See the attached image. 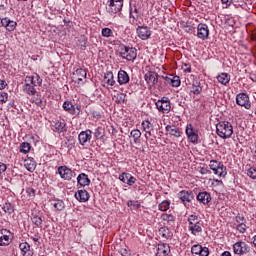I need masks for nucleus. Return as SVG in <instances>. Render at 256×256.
Returning a JSON list of instances; mask_svg holds the SVG:
<instances>
[{
	"instance_id": "6ab92c4d",
	"label": "nucleus",
	"mask_w": 256,
	"mask_h": 256,
	"mask_svg": "<svg viewBox=\"0 0 256 256\" xmlns=\"http://www.w3.org/2000/svg\"><path fill=\"white\" fill-rule=\"evenodd\" d=\"M196 199L202 203V205H209V203H211V194L207 191L199 192Z\"/></svg>"
},
{
	"instance_id": "ea45409f",
	"label": "nucleus",
	"mask_w": 256,
	"mask_h": 256,
	"mask_svg": "<svg viewBox=\"0 0 256 256\" xmlns=\"http://www.w3.org/2000/svg\"><path fill=\"white\" fill-rule=\"evenodd\" d=\"M52 205L56 211H63L65 209V202L63 200H55Z\"/></svg>"
},
{
	"instance_id": "8fccbe9b",
	"label": "nucleus",
	"mask_w": 256,
	"mask_h": 256,
	"mask_svg": "<svg viewBox=\"0 0 256 256\" xmlns=\"http://www.w3.org/2000/svg\"><path fill=\"white\" fill-rule=\"evenodd\" d=\"M7 99H9V95L5 92H0V105L7 103Z\"/></svg>"
},
{
	"instance_id": "4be33fe9",
	"label": "nucleus",
	"mask_w": 256,
	"mask_h": 256,
	"mask_svg": "<svg viewBox=\"0 0 256 256\" xmlns=\"http://www.w3.org/2000/svg\"><path fill=\"white\" fill-rule=\"evenodd\" d=\"M171 253V247L167 243L158 244L156 256H167Z\"/></svg>"
},
{
	"instance_id": "37998d69",
	"label": "nucleus",
	"mask_w": 256,
	"mask_h": 256,
	"mask_svg": "<svg viewBox=\"0 0 256 256\" xmlns=\"http://www.w3.org/2000/svg\"><path fill=\"white\" fill-rule=\"evenodd\" d=\"M130 135L133 137L134 143H137L141 139V131L139 129L132 130Z\"/></svg>"
},
{
	"instance_id": "c85d7f7f",
	"label": "nucleus",
	"mask_w": 256,
	"mask_h": 256,
	"mask_svg": "<svg viewBox=\"0 0 256 256\" xmlns=\"http://www.w3.org/2000/svg\"><path fill=\"white\" fill-rule=\"evenodd\" d=\"M217 81L221 85H229V81H231V75H229L225 72H222V73L218 74Z\"/></svg>"
},
{
	"instance_id": "dca6fc26",
	"label": "nucleus",
	"mask_w": 256,
	"mask_h": 256,
	"mask_svg": "<svg viewBox=\"0 0 256 256\" xmlns=\"http://www.w3.org/2000/svg\"><path fill=\"white\" fill-rule=\"evenodd\" d=\"M25 83H30L33 87H39L41 86V83H43V80L39 74L34 73L32 76H26Z\"/></svg>"
},
{
	"instance_id": "e2e57ef3",
	"label": "nucleus",
	"mask_w": 256,
	"mask_h": 256,
	"mask_svg": "<svg viewBox=\"0 0 256 256\" xmlns=\"http://www.w3.org/2000/svg\"><path fill=\"white\" fill-rule=\"evenodd\" d=\"M200 173H201V175H207L208 173H211V171H209V169L203 167L200 169Z\"/></svg>"
},
{
	"instance_id": "58836bf2",
	"label": "nucleus",
	"mask_w": 256,
	"mask_h": 256,
	"mask_svg": "<svg viewBox=\"0 0 256 256\" xmlns=\"http://www.w3.org/2000/svg\"><path fill=\"white\" fill-rule=\"evenodd\" d=\"M23 89L27 95H35V93H37V90H35V87L31 86V83L26 82Z\"/></svg>"
},
{
	"instance_id": "774afa93",
	"label": "nucleus",
	"mask_w": 256,
	"mask_h": 256,
	"mask_svg": "<svg viewBox=\"0 0 256 256\" xmlns=\"http://www.w3.org/2000/svg\"><path fill=\"white\" fill-rule=\"evenodd\" d=\"M36 105H40L42 103L41 98L35 100Z\"/></svg>"
},
{
	"instance_id": "473e14b6",
	"label": "nucleus",
	"mask_w": 256,
	"mask_h": 256,
	"mask_svg": "<svg viewBox=\"0 0 256 256\" xmlns=\"http://www.w3.org/2000/svg\"><path fill=\"white\" fill-rule=\"evenodd\" d=\"M158 233L162 239H171V237H173V233H171V230L167 227H161Z\"/></svg>"
},
{
	"instance_id": "09e8293b",
	"label": "nucleus",
	"mask_w": 256,
	"mask_h": 256,
	"mask_svg": "<svg viewBox=\"0 0 256 256\" xmlns=\"http://www.w3.org/2000/svg\"><path fill=\"white\" fill-rule=\"evenodd\" d=\"M201 248H202L201 245L195 244V245H193L192 248H191V253H192L193 255H199V254L201 253Z\"/></svg>"
},
{
	"instance_id": "f704fd0d",
	"label": "nucleus",
	"mask_w": 256,
	"mask_h": 256,
	"mask_svg": "<svg viewBox=\"0 0 256 256\" xmlns=\"http://www.w3.org/2000/svg\"><path fill=\"white\" fill-rule=\"evenodd\" d=\"M63 109L70 113V115H75V106H73L71 102L65 101L63 103Z\"/></svg>"
},
{
	"instance_id": "393cba45",
	"label": "nucleus",
	"mask_w": 256,
	"mask_h": 256,
	"mask_svg": "<svg viewBox=\"0 0 256 256\" xmlns=\"http://www.w3.org/2000/svg\"><path fill=\"white\" fill-rule=\"evenodd\" d=\"M75 197L80 203H87L89 201V192L87 190H78L75 193Z\"/></svg>"
},
{
	"instance_id": "79ce46f5",
	"label": "nucleus",
	"mask_w": 256,
	"mask_h": 256,
	"mask_svg": "<svg viewBox=\"0 0 256 256\" xmlns=\"http://www.w3.org/2000/svg\"><path fill=\"white\" fill-rule=\"evenodd\" d=\"M141 126H142L143 131H153L154 130V126L149 120L142 121Z\"/></svg>"
},
{
	"instance_id": "c9c22d12",
	"label": "nucleus",
	"mask_w": 256,
	"mask_h": 256,
	"mask_svg": "<svg viewBox=\"0 0 256 256\" xmlns=\"http://www.w3.org/2000/svg\"><path fill=\"white\" fill-rule=\"evenodd\" d=\"M2 210L4 211V213H6V215H11V213L15 211V207L10 202H6L2 206Z\"/></svg>"
},
{
	"instance_id": "bf43d9fd",
	"label": "nucleus",
	"mask_w": 256,
	"mask_h": 256,
	"mask_svg": "<svg viewBox=\"0 0 256 256\" xmlns=\"http://www.w3.org/2000/svg\"><path fill=\"white\" fill-rule=\"evenodd\" d=\"M184 73H191V65L189 64H184L182 67Z\"/></svg>"
},
{
	"instance_id": "6e6552de",
	"label": "nucleus",
	"mask_w": 256,
	"mask_h": 256,
	"mask_svg": "<svg viewBox=\"0 0 256 256\" xmlns=\"http://www.w3.org/2000/svg\"><path fill=\"white\" fill-rule=\"evenodd\" d=\"M233 251L235 255H247L251 251V247L244 241H238L233 245Z\"/></svg>"
},
{
	"instance_id": "680f3d73",
	"label": "nucleus",
	"mask_w": 256,
	"mask_h": 256,
	"mask_svg": "<svg viewBox=\"0 0 256 256\" xmlns=\"http://www.w3.org/2000/svg\"><path fill=\"white\" fill-rule=\"evenodd\" d=\"M145 132V138L149 139V137L153 136V130H146Z\"/></svg>"
},
{
	"instance_id": "a18cd8bd",
	"label": "nucleus",
	"mask_w": 256,
	"mask_h": 256,
	"mask_svg": "<svg viewBox=\"0 0 256 256\" xmlns=\"http://www.w3.org/2000/svg\"><path fill=\"white\" fill-rule=\"evenodd\" d=\"M246 175L250 177V179H256V168L249 167L248 169H246Z\"/></svg>"
},
{
	"instance_id": "e433bc0d",
	"label": "nucleus",
	"mask_w": 256,
	"mask_h": 256,
	"mask_svg": "<svg viewBox=\"0 0 256 256\" xmlns=\"http://www.w3.org/2000/svg\"><path fill=\"white\" fill-rule=\"evenodd\" d=\"M162 221H165L167 225H175V216L172 214H162Z\"/></svg>"
},
{
	"instance_id": "7c9ffc66",
	"label": "nucleus",
	"mask_w": 256,
	"mask_h": 256,
	"mask_svg": "<svg viewBox=\"0 0 256 256\" xmlns=\"http://www.w3.org/2000/svg\"><path fill=\"white\" fill-rule=\"evenodd\" d=\"M166 131L169 133V135H172V137H181L182 135L181 130L175 126H166Z\"/></svg>"
},
{
	"instance_id": "412c9836",
	"label": "nucleus",
	"mask_w": 256,
	"mask_h": 256,
	"mask_svg": "<svg viewBox=\"0 0 256 256\" xmlns=\"http://www.w3.org/2000/svg\"><path fill=\"white\" fill-rule=\"evenodd\" d=\"M7 230H0V247H7L11 243V235Z\"/></svg>"
},
{
	"instance_id": "4d7b16f0",
	"label": "nucleus",
	"mask_w": 256,
	"mask_h": 256,
	"mask_svg": "<svg viewBox=\"0 0 256 256\" xmlns=\"http://www.w3.org/2000/svg\"><path fill=\"white\" fill-rule=\"evenodd\" d=\"M120 254L122 256H131V252L129 250H127L126 248L120 249Z\"/></svg>"
},
{
	"instance_id": "f03ea898",
	"label": "nucleus",
	"mask_w": 256,
	"mask_h": 256,
	"mask_svg": "<svg viewBox=\"0 0 256 256\" xmlns=\"http://www.w3.org/2000/svg\"><path fill=\"white\" fill-rule=\"evenodd\" d=\"M216 133L221 139H229L233 135V125L228 121H221L216 125Z\"/></svg>"
},
{
	"instance_id": "052dcab7",
	"label": "nucleus",
	"mask_w": 256,
	"mask_h": 256,
	"mask_svg": "<svg viewBox=\"0 0 256 256\" xmlns=\"http://www.w3.org/2000/svg\"><path fill=\"white\" fill-rule=\"evenodd\" d=\"M30 239H32V241H34V243H39V240L41 239V236L36 234L34 236H31Z\"/></svg>"
},
{
	"instance_id": "4c0bfd02",
	"label": "nucleus",
	"mask_w": 256,
	"mask_h": 256,
	"mask_svg": "<svg viewBox=\"0 0 256 256\" xmlns=\"http://www.w3.org/2000/svg\"><path fill=\"white\" fill-rule=\"evenodd\" d=\"M31 151V144L29 142H23L20 144V153L27 155Z\"/></svg>"
},
{
	"instance_id": "1a4fd4ad",
	"label": "nucleus",
	"mask_w": 256,
	"mask_h": 256,
	"mask_svg": "<svg viewBox=\"0 0 256 256\" xmlns=\"http://www.w3.org/2000/svg\"><path fill=\"white\" fill-rule=\"evenodd\" d=\"M156 108L160 113H169L171 111V100L168 97H163L156 102Z\"/></svg>"
},
{
	"instance_id": "c03bdc74",
	"label": "nucleus",
	"mask_w": 256,
	"mask_h": 256,
	"mask_svg": "<svg viewBox=\"0 0 256 256\" xmlns=\"http://www.w3.org/2000/svg\"><path fill=\"white\" fill-rule=\"evenodd\" d=\"M101 35L102 37L106 38L114 37L113 30H111V28H103L101 31Z\"/></svg>"
},
{
	"instance_id": "603ef678",
	"label": "nucleus",
	"mask_w": 256,
	"mask_h": 256,
	"mask_svg": "<svg viewBox=\"0 0 256 256\" xmlns=\"http://www.w3.org/2000/svg\"><path fill=\"white\" fill-rule=\"evenodd\" d=\"M94 137H95V139H103V133L101 132V130L99 128H96L94 130Z\"/></svg>"
},
{
	"instance_id": "20e7f679",
	"label": "nucleus",
	"mask_w": 256,
	"mask_h": 256,
	"mask_svg": "<svg viewBox=\"0 0 256 256\" xmlns=\"http://www.w3.org/2000/svg\"><path fill=\"white\" fill-rule=\"evenodd\" d=\"M120 57L126 61H135L137 59V49L127 46L120 47Z\"/></svg>"
},
{
	"instance_id": "9b49d317",
	"label": "nucleus",
	"mask_w": 256,
	"mask_h": 256,
	"mask_svg": "<svg viewBox=\"0 0 256 256\" xmlns=\"http://www.w3.org/2000/svg\"><path fill=\"white\" fill-rule=\"evenodd\" d=\"M91 139H93V131L89 129L81 131L78 135V141L82 146H85L87 145V143H90Z\"/></svg>"
},
{
	"instance_id": "cd10ccee",
	"label": "nucleus",
	"mask_w": 256,
	"mask_h": 256,
	"mask_svg": "<svg viewBox=\"0 0 256 256\" xmlns=\"http://www.w3.org/2000/svg\"><path fill=\"white\" fill-rule=\"evenodd\" d=\"M24 167L29 171L30 173H33L35 169H37V162H35V159L28 158L24 160Z\"/></svg>"
},
{
	"instance_id": "338daca9",
	"label": "nucleus",
	"mask_w": 256,
	"mask_h": 256,
	"mask_svg": "<svg viewBox=\"0 0 256 256\" xmlns=\"http://www.w3.org/2000/svg\"><path fill=\"white\" fill-rule=\"evenodd\" d=\"M221 256H231V252L229 251H224Z\"/></svg>"
},
{
	"instance_id": "f8f14e48",
	"label": "nucleus",
	"mask_w": 256,
	"mask_h": 256,
	"mask_svg": "<svg viewBox=\"0 0 256 256\" xmlns=\"http://www.w3.org/2000/svg\"><path fill=\"white\" fill-rule=\"evenodd\" d=\"M121 9H123V0H110V3L107 7L108 13L115 15L116 13H119Z\"/></svg>"
},
{
	"instance_id": "7ed1b4c3",
	"label": "nucleus",
	"mask_w": 256,
	"mask_h": 256,
	"mask_svg": "<svg viewBox=\"0 0 256 256\" xmlns=\"http://www.w3.org/2000/svg\"><path fill=\"white\" fill-rule=\"evenodd\" d=\"M209 168L217 177L227 176V167H225V165H223V162L221 161L211 160L209 163Z\"/></svg>"
},
{
	"instance_id": "3c124183",
	"label": "nucleus",
	"mask_w": 256,
	"mask_h": 256,
	"mask_svg": "<svg viewBox=\"0 0 256 256\" xmlns=\"http://www.w3.org/2000/svg\"><path fill=\"white\" fill-rule=\"evenodd\" d=\"M237 231H239V233H245V231H247V225H245L243 222L238 224Z\"/></svg>"
},
{
	"instance_id": "6e6d98bb",
	"label": "nucleus",
	"mask_w": 256,
	"mask_h": 256,
	"mask_svg": "<svg viewBox=\"0 0 256 256\" xmlns=\"http://www.w3.org/2000/svg\"><path fill=\"white\" fill-rule=\"evenodd\" d=\"M7 171V165L3 162H0V175H3Z\"/></svg>"
},
{
	"instance_id": "72a5a7b5",
	"label": "nucleus",
	"mask_w": 256,
	"mask_h": 256,
	"mask_svg": "<svg viewBox=\"0 0 256 256\" xmlns=\"http://www.w3.org/2000/svg\"><path fill=\"white\" fill-rule=\"evenodd\" d=\"M201 91H203V88L201 87V82L194 80L192 83L191 93H193L194 95H200Z\"/></svg>"
},
{
	"instance_id": "5fc2aeb1",
	"label": "nucleus",
	"mask_w": 256,
	"mask_h": 256,
	"mask_svg": "<svg viewBox=\"0 0 256 256\" xmlns=\"http://www.w3.org/2000/svg\"><path fill=\"white\" fill-rule=\"evenodd\" d=\"M116 97V103H124L125 102V96L123 94L117 95Z\"/></svg>"
},
{
	"instance_id": "2f4dec72",
	"label": "nucleus",
	"mask_w": 256,
	"mask_h": 256,
	"mask_svg": "<svg viewBox=\"0 0 256 256\" xmlns=\"http://www.w3.org/2000/svg\"><path fill=\"white\" fill-rule=\"evenodd\" d=\"M167 83H170L172 87H179L181 85V78L179 76L170 75L166 77Z\"/></svg>"
},
{
	"instance_id": "c756f323",
	"label": "nucleus",
	"mask_w": 256,
	"mask_h": 256,
	"mask_svg": "<svg viewBox=\"0 0 256 256\" xmlns=\"http://www.w3.org/2000/svg\"><path fill=\"white\" fill-rule=\"evenodd\" d=\"M104 83H106L109 87H113L115 85V76H113V72L108 71L104 75Z\"/></svg>"
},
{
	"instance_id": "aec40b11",
	"label": "nucleus",
	"mask_w": 256,
	"mask_h": 256,
	"mask_svg": "<svg viewBox=\"0 0 256 256\" xmlns=\"http://www.w3.org/2000/svg\"><path fill=\"white\" fill-rule=\"evenodd\" d=\"M178 195L182 203H191L195 197L193 192L185 190L180 191Z\"/></svg>"
},
{
	"instance_id": "49530a36",
	"label": "nucleus",
	"mask_w": 256,
	"mask_h": 256,
	"mask_svg": "<svg viewBox=\"0 0 256 256\" xmlns=\"http://www.w3.org/2000/svg\"><path fill=\"white\" fill-rule=\"evenodd\" d=\"M127 206L130 207L131 209H140L141 208V204L139 203V201H133V200H129L127 202Z\"/></svg>"
},
{
	"instance_id": "0eeeda50",
	"label": "nucleus",
	"mask_w": 256,
	"mask_h": 256,
	"mask_svg": "<svg viewBox=\"0 0 256 256\" xmlns=\"http://www.w3.org/2000/svg\"><path fill=\"white\" fill-rule=\"evenodd\" d=\"M87 79V71L83 68L77 69L72 74V80L74 83H77L78 85H85V80Z\"/></svg>"
},
{
	"instance_id": "a878e982",
	"label": "nucleus",
	"mask_w": 256,
	"mask_h": 256,
	"mask_svg": "<svg viewBox=\"0 0 256 256\" xmlns=\"http://www.w3.org/2000/svg\"><path fill=\"white\" fill-rule=\"evenodd\" d=\"M130 78L129 74L125 70L118 71V83L119 85H127L129 83Z\"/></svg>"
},
{
	"instance_id": "de8ad7c7",
	"label": "nucleus",
	"mask_w": 256,
	"mask_h": 256,
	"mask_svg": "<svg viewBox=\"0 0 256 256\" xmlns=\"http://www.w3.org/2000/svg\"><path fill=\"white\" fill-rule=\"evenodd\" d=\"M32 223L36 225V227H41V225H43V219L39 216H33Z\"/></svg>"
},
{
	"instance_id": "5701e85b",
	"label": "nucleus",
	"mask_w": 256,
	"mask_h": 256,
	"mask_svg": "<svg viewBox=\"0 0 256 256\" xmlns=\"http://www.w3.org/2000/svg\"><path fill=\"white\" fill-rule=\"evenodd\" d=\"M66 125L67 124L65 123V120H55L52 123V131L55 133H63V131H65Z\"/></svg>"
},
{
	"instance_id": "864d4df0",
	"label": "nucleus",
	"mask_w": 256,
	"mask_h": 256,
	"mask_svg": "<svg viewBox=\"0 0 256 256\" xmlns=\"http://www.w3.org/2000/svg\"><path fill=\"white\" fill-rule=\"evenodd\" d=\"M198 255L209 256V248L202 246V248H200V254H198Z\"/></svg>"
},
{
	"instance_id": "bb28decb",
	"label": "nucleus",
	"mask_w": 256,
	"mask_h": 256,
	"mask_svg": "<svg viewBox=\"0 0 256 256\" xmlns=\"http://www.w3.org/2000/svg\"><path fill=\"white\" fill-rule=\"evenodd\" d=\"M77 182H78V185H80L81 187H87L91 184V180L89 179V176H87V174L85 173H81L78 175Z\"/></svg>"
},
{
	"instance_id": "b1692460",
	"label": "nucleus",
	"mask_w": 256,
	"mask_h": 256,
	"mask_svg": "<svg viewBox=\"0 0 256 256\" xmlns=\"http://www.w3.org/2000/svg\"><path fill=\"white\" fill-rule=\"evenodd\" d=\"M19 249L22 256H33V251H31V245L27 242H22L19 244Z\"/></svg>"
},
{
	"instance_id": "ddd939ff",
	"label": "nucleus",
	"mask_w": 256,
	"mask_h": 256,
	"mask_svg": "<svg viewBox=\"0 0 256 256\" xmlns=\"http://www.w3.org/2000/svg\"><path fill=\"white\" fill-rule=\"evenodd\" d=\"M144 79L149 87H155V85H157V83L159 82V74L154 71H148L145 74Z\"/></svg>"
},
{
	"instance_id": "13d9d810",
	"label": "nucleus",
	"mask_w": 256,
	"mask_h": 256,
	"mask_svg": "<svg viewBox=\"0 0 256 256\" xmlns=\"http://www.w3.org/2000/svg\"><path fill=\"white\" fill-rule=\"evenodd\" d=\"M26 193L29 197H35V189L27 188Z\"/></svg>"
},
{
	"instance_id": "f257e3e1",
	"label": "nucleus",
	"mask_w": 256,
	"mask_h": 256,
	"mask_svg": "<svg viewBox=\"0 0 256 256\" xmlns=\"http://www.w3.org/2000/svg\"><path fill=\"white\" fill-rule=\"evenodd\" d=\"M188 230L192 233V235L197 236L199 233L203 232V221L201 217L196 214H192L188 216Z\"/></svg>"
},
{
	"instance_id": "2eb2a0df",
	"label": "nucleus",
	"mask_w": 256,
	"mask_h": 256,
	"mask_svg": "<svg viewBox=\"0 0 256 256\" xmlns=\"http://www.w3.org/2000/svg\"><path fill=\"white\" fill-rule=\"evenodd\" d=\"M136 33L139 39H142V41H147V39L151 37V30L147 26H138Z\"/></svg>"
},
{
	"instance_id": "9d476101",
	"label": "nucleus",
	"mask_w": 256,
	"mask_h": 256,
	"mask_svg": "<svg viewBox=\"0 0 256 256\" xmlns=\"http://www.w3.org/2000/svg\"><path fill=\"white\" fill-rule=\"evenodd\" d=\"M236 103L240 107H244L245 109H251V101L249 100V95H247L246 93L237 94Z\"/></svg>"
},
{
	"instance_id": "f3484780",
	"label": "nucleus",
	"mask_w": 256,
	"mask_h": 256,
	"mask_svg": "<svg viewBox=\"0 0 256 256\" xmlns=\"http://www.w3.org/2000/svg\"><path fill=\"white\" fill-rule=\"evenodd\" d=\"M119 179L122 181V183H125L126 185H129L130 187L132 185H135V182L137 179L131 175L130 173L123 172L122 174L119 175Z\"/></svg>"
},
{
	"instance_id": "a19ab883",
	"label": "nucleus",
	"mask_w": 256,
	"mask_h": 256,
	"mask_svg": "<svg viewBox=\"0 0 256 256\" xmlns=\"http://www.w3.org/2000/svg\"><path fill=\"white\" fill-rule=\"evenodd\" d=\"M171 207V202L169 200H164L158 205L159 211H169Z\"/></svg>"
},
{
	"instance_id": "69168bd1",
	"label": "nucleus",
	"mask_w": 256,
	"mask_h": 256,
	"mask_svg": "<svg viewBox=\"0 0 256 256\" xmlns=\"http://www.w3.org/2000/svg\"><path fill=\"white\" fill-rule=\"evenodd\" d=\"M221 3L223 5H226V8L229 7V5H231V3H229V0H221Z\"/></svg>"
},
{
	"instance_id": "4468645a",
	"label": "nucleus",
	"mask_w": 256,
	"mask_h": 256,
	"mask_svg": "<svg viewBox=\"0 0 256 256\" xmlns=\"http://www.w3.org/2000/svg\"><path fill=\"white\" fill-rule=\"evenodd\" d=\"M197 37L205 41L209 39V26L207 24L200 23L197 26Z\"/></svg>"
},
{
	"instance_id": "a211bd4d",
	"label": "nucleus",
	"mask_w": 256,
	"mask_h": 256,
	"mask_svg": "<svg viewBox=\"0 0 256 256\" xmlns=\"http://www.w3.org/2000/svg\"><path fill=\"white\" fill-rule=\"evenodd\" d=\"M1 25L2 27H5L6 31H15V29L17 28V22L9 18H2Z\"/></svg>"
},
{
	"instance_id": "39448f33",
	"label": "nucleus",
	"mask_w": 256,
	"mask_h": 256,
	"mask_svg": "<svg viewBox=\"0 0 256 256\" xmlns=\"http://www.w3.org/2000/svg\"><path fill=\"white\" fill-rule=\"evenodd\" d=\"M57 173L63 181H71V179H75V177H77L75 171L65 165L59 166Z\"/></svg>"
},
{
	"instance_id": "0e129e2a",
	"label": "nucleus",
	"mask_w": 256,
	"mask_h": 256,
	"mask_svg": "<svg viewBox=\"0 0 256 256\" xmlns=\"http://www.w3.org/2000/svg\"><path fill=\"white\" fill-rule=\"evenodd\" d=\"M5 87H7V82L0 79V91H2V89H5Z\"/></svg>"
},
{
	"instance_id": "423d86ee",
	"label": "nucleus",
	"mask_w": 256,
	"mask_h": 256,
	"mask_svg": "<svg viewBox=\"0 0 256 256\" xmlns=\"http://www.w3.org/2000/svg\"><path fill=\"white\" fill-rule=\"evenodd\" d=\"M185 133L190 143H193L194 145L199 143V131L193 127V124L186 125Z\"/></svg>"
}]
</instances>
